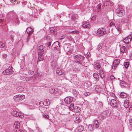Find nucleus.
<instances>
[{
	"mask_svg": "<svg viewBox=\"0 0 132 132\" xmlns=\"http://www.w3.org/2000/svg\"><path fill=\"white\" fill-rule=\"evenodd\" d=\"M73 57L74 62L80 64H81V62L85 59V57L84 56L80 54L74 55Z\"/></svg>",
	"mask_w": 132,
	"mask_h": 132,
	"instance_id": "obj_1",
	"label": "nucleus"
},
{
	"mask_svg": "<svg viewBox=\"0 0 132 132\" xmlns=\"http://www.w3.org/2000/svg\"><path fill=\"white\" fill-rule=\"evenodd\" d=\"M116 12L117 15L119 17H121L124 14L125 10L121 6L117 8L116 10Z\"/></svg>",
	"mask_w": 132,
	"mask_h": 132,
	"instance_id": "obj_2",
	"label": "nucleus"
},
{
	"mask_svg": "<svg viewBox=\"0 0 132 132\" xmlns=\"http://www.w3.org/2000/svg\"><path fill=\"white\" fill-rule=\"evenodd\" d=\"M25 98V95H19L14 96L13 97V99L15 102H18L22 100Z\"/></svg>",
	"mask_w": 132,
	"mask_h": 132,
	"instance_id": "obj_3",
	"label": "nucleus"
},
{
	"mask_svg": "<svg viewBox=\"0 0 132 132\" xmlns=\"http://www.w3.org/2000/svg\"><path fill=\"white\" fill-rule=\"evenodd\" d=\"M97 34L100 36H103L106 34V29L102 27L99 28L97 31Z\"/></svg>",
	"mask_w": 132,
	"mask_h": 132,
	"instance_id": "obj_4",
	"label": "nucleus"
},
{
	"mask_svg": "<svg viewBox=\"0 0 132 132\" xmlns=\"http://www.w3.org/2000/svg\"><path fill=\"white\" fill-rule=\"evenodd\" d=\"M12 115L15 117H19L21 118H22L24 117L23 114L21 113L18 112L16 111H12Z\"/></svg>",
	"mask_w": 132,
	"mask_h": 132,
	"instance_id": "obj_5",
	"label": "nucleus"
},
{
	"mask_svg": "<svg viewBox=\"0 0 132 132\" xmlns=\"http://www.w3.org/2000/svg\"><path fill=\"white\" fill-rule=\"evenodd\" d=\"M12 68V66H11L7 68L3 72V75H9L14 73V71H12L11 70H10V71H9V68Z\"/></svg>",
	"mask_w": 132,
	"mask_h": 132,
	"instance_id": "obj_6",
	"label": "nucleus"
},
{
	"mask_svg": "<svg viewBox=\"0 0 132 132\" xmlns=\"http://www.w3.org/2000/svg\"><path fill=\"white\" fill-rule=\"evenodd\" d=\"M120 61V60L119 59H115L113 63L112 69H114L116 68L119 64Z\"/></svg>",
	"mask_w": 132,
	"mask_h": 132,
	"instance_id": "obj_7",
	"label": "nucleus"
},
{
	"mask_svg": "<svg viewBox=\"0 0 132 132\" xmlns=\"http://www.w3.org/2000/svg\"><path fill=\"white\" fill-rule=\"evenodd\" d=\"M72 97H68L65 98L64 101L66 104H69L72 102Z\"/></svg>",
	"mask_w": 132,
	"mask_h": 132,
	"instance_id": "obj_8",
	"label": "nucleus"
},
{
	"mask_svg": "<svg viewBox=\"0 0 132 132\" xmlns=\"http://www.w3.org/2000/svg\"><path fill=\"white\" fill-rule=\"evenodd\" d=\"M38 55L40 54H43L44 50V47L42 45H40L38 48Z\"/></svg>",
	"mask_w": 132,
	"mask_h": 132,
	"instance_id": "obj_9",
	"label": "nucleus"
},
{
	"mask_svg": "<svg viewBox=\"0 0 132 132\" xmlns=\"http://www.w3.org/2000/svg\"><path fill=\"white\" fill-rule=\"evenodd\" d=\"M107 113L105 112H104L101 113L98 116L99 118L100 119H103L105 118L107 115Z\"/></svg>",
	"mask_w": 132,
	"mask_h": 132,
	"instance_id": "obj_10",
	"label": "nucleus"
},
{
	"mask_svg": "<svg viewBox=\"0 0 132 132\" xmlns=\"http://www.w3.org/2000/svg\"><path fill=\"white\" fill-rule=\"evenodd\" d=\"M114 98H111L110 101V103L111 105L114 107H116L117 105V101Z\"/></svg>",
	"mask_w": 132,
	"mask_h": 132,
	"instance_id": "obj_11",
	"label": "nucleus"
},
{
	"mask_svg": "<svg viewBox=\"0 0 132 132\" xmlns=\"http://www.w3.org/2000/svg\"><path fill=\"white\" fill-rule=\"evenodd\" d=\"M120 85L122 87H123L125 88H128V84L125 82L121 80L120 81Z\"/></svg>",
	"mask_w": 132,
	"mask_h": 132,
	"instance_id": "obj_12",
	"label": "nucleus"
},
{
	"mask_svg": "<svg viewBox=\"0 0 132 132\" xmlns=\"http://www.w3.org/2000/svg\"><path fill=\"white\" fill-rule=\"evenodd\" d=\"M82 27L84 28H89L90 27L89 23V22H84L83 23Z\"/></svg>",
	"mask_w": 132,
	"mask_h": 132,
	"instance_id": "obj_13",
	"label": "nucleus"
},
{
	"mask_svg": "<svg viewBox=\"0 0 132 132\" xmlns=\"http://www.w3.org/2000/svg\"><path fill=\"white\" fill-rule=\"evenodd\" d=\"M56 73L59 75H61L63 73L62 70L60 67L57 68L56 70Z\"/></svg>",
	"mask_w": 132,
	"mask_h": 132,
	"instance_id": "obj_14",
	"label": "nucleus"
},
{
	"mask_svg": "<svg viewBox=\"0 0 132 132\" xmlns=\"http://www.w3.org/2000/svg\"><path fill=\"white\" fill-rule=\"evenodd\" d=\"M28 36H29L34 32V30L31 27H28L26 29Z\"/></svg>",
	"mask_w": 132,
	"mask_h": 132,
	"instance_id": "obj_15",
	"label": "nucleus"
},
{
	"mask_svg": "<svg viewBox=\"0 0 132 132\" xmlns=\"http://www.w3.org/2000/svg\"><path fill=\"white\" fill-rule=\"evenodd\" d=\"M103 52L104 53L107 54L109 52V47L106 46H104L103 48Z\"/></svg>",
	"mask_w": 132,
	"mask_h": 132,
	"instance_id": "obj_16",
	"label": "nucleus"
},
{
	"mask_svg": "<svg viewBox=\"0 0 132 132\" xmlns=\"http://www.w3.org/2000/svg\"><path fill=\"white\" fill-rule=\"evenodd\" d=\"M129 100H126L124 101V106L126 108H127L129 105Z\"/></svg>",
	"mask_w": 132,
	"mask_h": 132,
	"instance_id": "obj_17",
	"label": "nucleus"
},
{
	"mask_svg": "<svg viewBox=\"0 0 132 132\" xmlns=\"http://www.w3.org/2000/svg\"><path fill=\"white\" fill-rule=\"evenodd\" d=\"M131 40L129 37L127 36L126 38L123 40V41L124 42L128 44L129 43Z\"/></svg>",
	"mask_w": 132,
	"mask_h": 132,
	"instance_id": "obj_18",
	"label": "nucleus"
},
{
	"mask_svg": "<svg viewBox=\"0 0 132 132\" xmlns=\"http://www.w3.org/2000/svg\"><path fill=\"white\" fill-rule=\"evenodd\" d=\"M13 127L15 128V129H19L20 127V123L19 122L16 121L14 122Z\"/></svg>",
	"mask_w": 132,
	"mask_h": 132,
	"instance_id": "obj_19",
	"label": "nucleus"
},
{
	"mask_svg": "<svg viewBox=\"0 0 132 132\" xmlns=\"http://www.w3.org/2000/svg\"><path fill=\"white\" fill-rule=\"evenodd\" d=\"M74 110L75 112L78 113L81 111L80 108L78 106H76L74 108Z\"/></svg>",
	"mask_w": 132,
	"mask_h": 132,
	"instance_id": "obj_20",
	"label": "nucleus"
},
{
	"mask_svg": "<svg viewBox=\"0 0 132 132\" xmlns=\"http://www.w3.org/2000/svg\"><path fill=\"white\" fill-rule=\"evenodd\" d=\"M94 77L95 79V80L96 81L98 80L99 75L97 73H95L93 74Z\"/></svg>",
	"mask_w": 132,
	"mask_h": 132,
	"instance_id": "obj_21",
	"label": "nucleus"
},
{
	"mask_svg": "<svg viewBox=\"0 0 132 132\" xmlns=\"http://www.w3.org/2000/svg\"><path fill=\"white\" fill-rule=\"evenodd\" d=\"M120 96L121 97L123 98H126L128 96V94L122 92L120 94Z\"/></svg>",
	"mask_w": 132,
	"mask_h": 132,
	"instance_id": "obj_22",
	"label": "nucleus"
},
{
	"mask_svg": "<svg viewBox=\"0 0 132 132\" xmlns=\"http://www.w3.org/2000/svg\"><path fill=\"white\" fill-rule=\"evenodd\" d=\"M109 96V97H110L111 99V98H114L116 99V97L115 95V94L112 93H110Z\"/></svg>",
	"mask_w": 132,
	"mask_h": 132,
	"instance_id": "obj_23",
	"label": "nucleus"
},
{
	"mask_svg": "<svg viewBox=\"0 0 132 132\" xmlns=\"http://www.w3.org/2000/svg\"><path fill=\"white\" fill-rule=\"evenodd\" d=\"M94 125L95 126L96 128H98L99 127V122L97 120H94Z\"/></svg>",
	"mask_w": 132,
	"mask_h": 132,
	"instance_id": "obj_24",
	"label": "nucleus"
},
{
	"mask_svg": "<svg viewBox=\"0 0 132 132\" xmlns=\"http://www.w3.org/2000/svg\"><path fill=\"white\" fill-rule=\"evenodd\" d=\"M91 86V89H92V90H95L97 91V87H98V86L97 85H92Z\"/></svg>",
	"mask_w": 132,
	"mask_h": 132,
	"instance_id": "obj_25",
	"label": "nucleus"
},
{
	"mask_svg": "<svg viewBox=\"0 0 132 132\" xmlns=\"http://www.w3.org/2000/svg\"><path fill=\"white\" fill-rule=\"evenodd\" d=\"M84 128L82 125H80L78 128V130L79 132H81L83 130Z\"/></svg>",
	"mask_w": 132,
	"mask_h": 132,
	"instance_id": "obj_26",
	"label": "nucleus"
},
{
	"mask_svg": "<svg viewBox=\"0 0 132 132\" xmlns=\"http://www.w3.org/2000/svg\"><path fill=\"white\" fill-rule=\"evenodd\" d=\"M43 54H40L38 58V60L39 61L43 60L44 59V57Z\"/></svg>",
	"mask_w": 132,
	"mask_h": 132,
	"instance_id": "obj_27",
	"label": "nucleus"
},
{
	"mask_svg": "<svg viewBox=\"0 0 132 132\" xmlns=\"http://www.w3.org/2000/svg\"><path fill=\"white\" fill-rule=\"evenodd\" d=\"M17 90L19 92H21L24 90V88L21 86H19L17 88Z\"/></svg>",
	"mask_w": 132,
	"mask_h": 132,
	"instance_id": "obj_28",
	"label": "nucleus"
},
{
	"mask_svg": "<svg viewBox=\"0 0 132 132\" xmlns=\"http://www.w3.org/2000/svg\"><path fill=\"white\" fill-rule=\"evenodd\" d=\"M58 45V46L60 47V45H59V43L58 42H54L52 45V47L55 48H56L55 46V45Z\"/></svg>",
	"mask_w": 132,
	"mask_h": 132,
	"instance_id": "obj_29",
	"label": "nucleus"
},
{
	"mask_svg": "<svg viewBox=\"0 0 132 132\" xmlns=\"http://www.w3.org/2000/svg\"><path fill=\"white\" fill-rule=\"evenodd\" d=\"M102 19L100 17H98L97 18V20L96 21V23H97L100 24L102 23Z\"/></svg>",
	"mask_w": 132,
	"mask_h": 132,
	"instance_id": "obj_30",
	"label": "nucleus"
},
{
	"mask_svg": "<svg viewBox=\"0 0 132 132\" xmlns=\"http://www.w3.org/2000/svg\"><path fill=\"white\" fill-rule=\"evenodd\" d=\"M128 20L126 18H123L121 20V22L122 23H127L128 22Z\"/></svg>",
	"mask_w": 132,
	"mask_h": 132,
	"instance_id": "obj_31",
	"label": "nucleus"
},
{
	"mask_svg": "<svg viewBox=\"0 0 132 132\" xmlns=\"http://www.w3.org/2000/svg\"><path fill=\"white\" fill-rule=\"evenodd\" d=\"M12 3L14 4H17L20 2V0H9Z\"/></svg>",
	"mask_w": 132,
	"mask_h": 132,
	"instance_id": "obj_32",
	"label": "nucleus"
},
{
	"mask_svg": "<svg viewBox=\"0 0 132 132\" xmlns=\"http://www.w3.org/2000/svg\"><path fill=\"white\" fill-rule=\"evenodd\" d=\"M50 31L52 33H55V32H56V30L54 28L52 27L50 28Z\"/></svg>",
	"mask_w": 132,
	"mask_h": 132,
	"instance_id": "obj_33",
	"label": "nucleus"
},
{
	"mask_svg": "<svg viewBox=\"0 0 132 132\" xmlns=\"http://www.w3.org/2000/svg\"><path fill=\"white\" fill-rule=\"evenodd\" d=\"M99 72V74L101 77L102 78H103L104 77V76L103 70H100Z\"/></svg>",
	"mask_w": 132,
	"mask_h": 132,
	"instance_id": "obj_34",
	"label": "nucleus"
},
{
	"mask_svg": "<svg viewBox=\"0 0 132 132\" xmlns=\"http://www.w3.org/2000/svg\"><path fill=\"white\" fill-rule=\"evenodd\" d=\"M103 46V43H100L97 46L98 50L99 51L102 48Z\"/></svg>",
	"mask_w": 132,
	"mask_h": 132,
	"instance_id": "obj_35",
	"label": "nucleus"
},
{
	"mask_svg": "<svg viewBox=\"0 0 132 132\" xmlns=\"http://www.w3.org/2000/svg\"><path fill=\"white\" fill-rule=\"evenodd\" d=\"M125 46H122L120 49V52L121 53H123L125 51Z\"/></svg>",
	"mask_w": 132,
	"mask_h": 132,
	"instance_id": "obj_36",
	"label": "nucleus"
},
{
	"mask_svg": "<svg viewBox=\"0 0 132 132\" xmlns=\"http://www.w3.org/2000/svg\"><path fill=\"white\" fill-rule=\"evenodd\" d=\"M50 92V93L54 94L55 93V90L54 89L51 88L49 90Z\"/></svg>",
	"mask_w": 132,
	"mask_h": 132,
	"instance_id": "obj_37",
	"label": "nucleus"
},
{
	"mask_svg": "<svg viewBox=\"0 0 132 132\" xmlns=\"http://www.w3.org/2000/svg\"><path fill=\"white\" fill-rule=\"evenodd\" d=\"M94 127L91 125H89L88 126V129L90 131L93 130L94 129Z\"/></svg>",
	"mask_w": 132,
	"mask_h": 132,
	"instance_id": "obj_38",
	"label": "nucleus"
},
{
	"mask_svg": "<svg viewBox=\"0 0 132 132\" xmlns=\"http://www.w3.org/2000/svg\"><path fill=\"white\" fill-rule=\"evenodd\" d=\"M42 116L43 118L46 119H48L49 118V116L48 114H45L43 113L42 114Z\"/></svg>",
	"mask_w": 132,
	"mask_h": 132,
	"instance_id": "obj_39",
	"label": "nucleus"
},
{
	"mask_svg": "<svg viewBox=\"0 0 132 132\" xmlns=\"http://www.w3.org/2000/svg\"><path fill=\"white\" fill-rule=\"evenodd\" d=\"M95 66L97 69H100L101 67L100 65L98 63H96L95 64Z\"/></svg>",
	"mask_w": 132,
	"mask_h": 132,
	"instance_id": "obj_40",
	"label": "nucleus"
},
{
	"mask_svg": "<svg viewBox=\"0 0 132 132\" xmlns=\"http://www.w3.org/2000/svg\"><path fill=\"white\" fill-rule=\"evenodd\" d=\"M31 120H35V118L33 115H30L28 117Z\"/></svg>",
	"mask_w": 132,
	"mask_h": 132,
	"instance_id": "obj_41",
	"label": "nucleus"
},
{
	"mask_svg": "<svg viewBox=\"0 0 132 132\" xmlns=\"http://www.w3.org/2000/svg\"><path fill=\"white\" fill-rule=\"evenodd\" d=\"M115 27L116 28L117 30L119 31L120 32L121 31V28L120 27V26L118 24H117L116 26Z\"/></svg>",
	"mask_w": 132,
	"mask_h": 132,
	"instance_id": "obj_42",
	"label": "nucleus"
},
{
	"mask_svg": "<svg viewBox=\"0 0 132 132\" xmlns=\"http://www.w3.org/2000/svg\"><path fill=\"white\" fill-rule=\"evenodd\" d=\"M129 64V63L128 62H125L124 63V66L126 68H128Z\"/></svg>",
	"mask_w": 132,
	"mask_h": 132,
	"instance_id": "obj_43",
	"label": "nucleus"
},
{
	"mask_svg": "<svg viewBox=\"0 0 132 132\" xmlns=\"http://www.w3.org/2000/svg\"><path fill=\"white\" fill-rule=\"evenodd\" d=\"M14 132H23V130L19 129H14Z\"/></svg>",
	"mask_w": 132,
	"mask_h": 132,
	"instance_id": "obj_44",
	"label": "nucleus"
},
{
	"mask_svg": "<svg viewBox=\"0 0 132 132\" xmlns=\"http://www.w3.org/2000/svg\"><path fill=\"white\" fill-rule=\"evenodd\" d=\"M67 45H65L64 46V49L65 51H69V49L68 48Z\"/></svg>",
	"mask_w": 132,
	"mask_h": 132,
	"instance_id": "obj_45",
	"label": "nucleus"
},
{
	"mask_svg": "<svg viewBox=\"0 0 132 132\" xmlns=\"http://www.w3.org/2000/svg\"><path fill=\"white\" fill-rule=\"evenodd\" d=\"M5 44L1 42H0V47L1 48L4 47L5 46Z\"/></svg>",
	"mask_w": 132,
	"mask_h": 132,
	"instance_id": "obj_46",
	"label": "nucleus"
},
{
	"mask_svg": "<svg viewBox=\"0 0 132 132\" xmlns=\"http://www.w3.org/2000/svg\"><path fill=\"white\" fill-rule=\"evenodd\" d=\"M34 71H32L29 70L28 71V74L32 75L34 73Z\"/></svg>",
	"mask_w": 132,
	"mask_h": 132,
	"instance_id": "obj_47",
	"label": "nucleus"
},
{
	"mask_svg": "<svg viewBox=\"0 0 132 132\" xmlns=\"http://www.w3.org/2000/svg\"><path fill=\"white\" fill-rule=\"evenodd\" d=\"M79 33V31L77 30H75L73 31H72L71 32V33L72 34H78Z\"/></svg>",
	"mask_w": 132,
	"mask_h": 132,
	"instance_id": "obj_48",
	"label": "nucleus"
},
{
	"mask_svg": "<svg viewBox=\"0 0 132 132\" xmlns=\"http://www.w3.org/2000/svg\"><path fill=\"white\" fill-rule=\"evenodd\" d=\"M74 108V104H71L69 107V109L70 110H72Z\"/></svg>",
	"mask_w": 132,
	"mask_h": 132,
	"instance_id": "obj_49",
	"label": "nucleus"
},
{
	"mask_svg": "<svg viewBox=\"0 0 132 132\" xmlns=\"http://www.w3.org/2000/svg\"><path fill=\"white\" fill-rule=\"evenodd\" d=\"M46 104H45V105L46 106H48L50 105V102L48 99L46 100Z\"/></svg>",
	"mask_w": 132,
	"mask_h": 132,
	"instance_id": "obj_50",
	"label": "nucleus"
},
{
	"mask_svg": "<svg viewBox=\"0 0 132 132\" xmlns=\"http://www.w3.org/2000/svg\"><path fill=\"white\" fill-rule=\"evenodd\" d=\"M76 121L78 123L80 122V119L79 117H77L76 118Z\"/></svg>",
	"mask_w": 132,
	"mask_h": 132,
	"instance_id": "obj_51",
	"label": "nucleus"
},
{
	"mask_svg": "<svg viewBox=\"0 0 132 132\" xmlns=\"http://www.w3.org/2000/svg\"><path fill=\"white\" fill-rule=\"evenodd\" d=\"M110 79L112 81H114L116 79V78L113 76H111L110 77Z\"/></svg>",
	"mask_w": 132,
	"mask_h": 132,
	"instance_id": "obj_52",
	"label": "nucleus"
},
{
	"mask_svg": "<svg viewBox=\"0 0 132 132\" xmlns=\"http://www.w3.org/2000/svg\"><path fill=\"white\" fill-rule=\"evenodd\" d=\"M51 42H49L45 44V45L47 47H49L51 45Z\"/></svg>",
	"mask_w": 132,
	"mask_h": 132,
	"instance_id": "obj_53",
	"label": "nucleus"
},
{
	"mask_svg": "<svg viewBox=\"0 0 132 132\" xmlns=\"http://www.w3.org/2000/svg\"><path fill=\"white\" fill-rule=\"evenodd\" d=\"M90 94V93L88 92H85L84 93V95L85 96H89Z\"/></svg>",
	"mask_w": 132,
	"mask_h": 132,
	"instance_id": "obj_54",
	"label": "nucleus"
},
{
	"mask_svg": "<svg viewBox=\"0 0 132 132\" xmlns=\"http://www.w3.org/2000/svg\"><path fill=\"white\" fill-rule=\"evenodd\" d=\"M37 75L39 76H41L42 75V72H39L38 71H37Z\"/></svg>",
	"mask_w": 132,
	"mask_h": 132,
	"instance_id": "obj_55",
	"label": "nucleus"
},
{
	"mask_svg": "<svg viewBox=\"0 0 132 132\" xmlns=\"http://www.w3.org/2000/svg\"><path fill=\"white\" fill-rule=\"evenodd\" d=\"M66 36L65 34L64 35H62L60 39V40L62 39H63Z\"/></svg>",
	"mask_w": 132,
	"mask_h": 132,
	"instance_id": "obj_56",
	"label": "nucleus"
},
{
	"mask_svg": "<svg viewBox=\"0 0 132 132\" xmlns=\"http://www.w3.org/2000/svg\"><path fill=\"white\" fill-rule=\"evenodd\" d=\"M36 75H34L32 77H31L30 78V79L31 80H32V78H34V79L33 80H34L36 79Z\"/></svg>",
	"mask_w": 132,
	"mask_h": 132,
	"instance_id": "obj_57",
	"label": "nucleus"
},
{
	"mask_svg": "<svg viewBox=\"0 0 132 132\" xmlns=\"http://www.w3.org/2000/svg\"><path fill=\"white\" fill-rule=\"evenodd\" d=\"M96 16H93L91 18L92 20L94 21V20L96 18Z\"/></svg>",
	"mask_w": 132,
	"mask_h": 132,
	"instance_id": "obj_58",
	"label": "nucleus"
},
{
	"mask_svg": "<svg viewBox=\"0 0 132 132\" xmlns=\"http://www.w3.org/2000/svg\"><path fill=\"white\" fill-rule=\"evenodd\" d=\"M44 104V103L43 102H40L39 103V105L40 106H42Z\"/></svg>",
	"mask_w": 132,
	"mask_h": 132,
	"instance_id": "obj_59",
	"label": "nucleus"
},
{
	"mask_svg": "<svg viewBox=\"0 0 132 132\" xmlns=\"http://www.w3.org/2000/svg\"><path fill=\"white\" fill-rule=\"evenodd\" d=\"M54 52H57L56 53V54H59L60 53V52H59L57 51V50H54Z\"/></svg>",
	"mask_w": 132,
	"mask_h": 132,
	"instance_id": "obj_60",
	"label": "nucleus"
},
{
	"mask_svg": "<svg viewBox=\"0 0 132 132\" xmlns=\"http://www.w3.org/2000/svg\"><path fill=\"white\" fill-rule=\"evenodd\" d=\"M63 121H62V120H61L60 122V123H61V125L60 126H61V127H62V126H64V125H61V123H62L63 122Z\"/></svg>",
	"mask_w": 132,
	"mask_h": 132,
	"instance_id": "obj_61",
	"label": "nucleus"
},
{
	"mask_svg": "<svg viewBox=\"0 0 132 132\" xmlns=\"http://www.w3.org/2000/svg\"><path fill=\"white\" fill-rule=\"evenodd\" d=\"M128 37H129L130 39H131L132 38V34L130 35V36H128Z\"/></svg>",
	"mask_w": 132,
	"mask_h": 132,
	"instance_id": "obj_62",
	"label": "nucleus"
},
{
	"mask_svg": "<svg viewBox=\"0 0 132 132\" xmlns=\"http://www.w3.org/2000/svg\"><path fill=\"white\" fill-rule=\"evenodd\" d=\"M6 54H4L3 55V56L4 57H6Z\"/></svg>",
	"mask_w": 132,
	"mask_h": 132,
	"instance_id": "obj_63",
	"label": "nucleus"
},
{
	"mask_svg": "<svg viewBox=\"0 0 132 132\" xmlns=\"http://www.w3.org/2000/svg\"><path fill=\"white\" fill-rule=\"evenodd\" d=\"M89 54H90V53H89ZM87 56L88 57H90V55H89V54L88 53H87Z\"/></svg>",
	"mask_w": 132,
	"mask_h": 132,
	"instance_id": "obj_64",
	"label": "nucleus"
}]
</instances>
